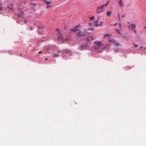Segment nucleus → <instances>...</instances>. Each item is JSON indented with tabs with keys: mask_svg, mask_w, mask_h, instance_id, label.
<instances>
[{
	"mask_svg": "<svg viewBox=\"0 0 146 146\" xmlns=\"http://www.w3.org/2000/svg\"><path fill=\"white\" fill-rule=\"evenodd\" d=\"M143 46H140V48H143Z\"/></svg>",
	"mask_w": 146,
	"mask_h": 146,
	"instance_id": "38",
	"label": "nucleus"
},
{
	"mask_svg": "<svg viewBox=\"0 0 146 146\" xmlns=\"http://www.w3.org/2000/svg\"><path fill=\"white\" fill-rule=\"evenodd\" d=\"M38 33L39 34H42V32H38Z\"/></svg>",
	"mask_w": 146,
	"mask_h": 146,
	"instance_id": "35",
	"label": "nucleus"
},
{
	"mask_svg": "<svg viewBox=\"0 0 146 146\" xmlns=\"http://www.w3.org/2000/svg\"><path fill=\"white\" fill-rule=\"evenodd\" d=\"M45 59V60H47V58H46Z\"/></svg>",
	"mask_w": 146,
	"mask_h": 146,
	"instance_id": "48",
	"label": "nucleus"
},
{
	"mask_svg": "<svg viewBox=\"0 0 146 146\" xmlns=\"http://www.w3.org/2000/svg\"><path fill=\"white\" fill-rule=\"evenodd\" d=\"M144 28H146V26H145V27H144Z\"/></svg>",
	"mask_w": 146,
	"mask_h": 146,
	"instance_id": "49",
	"label": "nucleus"
},
{
	"mask_svg": "<svg viewBox=\"0 0 146 146\" xmlns=\"http://www.w3.org/2000/svg\"><path fill=\"white\" fill-rule=\"evenodd\" d=\"M27 29L28 31H32L33 30V28L31 26H29L27 27Z\"/></svg>",
	"mask_w": 146,
	"mask_h": 146,
	"instance_id": "7",
	"label": "nucleus"
},
{
	"mask_svg": "<svg viewBox=\"0 0 146 146\" xmlns=\"http://www.w3.org/2000/svg\"><path fill=\"white\" fill-rule=\"evenodd\" d=\"M51 5H47V6H46V7L47 8H48L50 7H51Z\"/></svg>",
	"mask_w": 146,
	"mask_h": 146,
	"instance_id": "28",
	"label": "nucleus"
},
{
	"mask_svg": "<svg viewBox=\"0 0 146 146\" xmlns=\"http://www.w3.org/2000/svg\"><path fill=\"white\" fill-rule=\"evenodd\" d=\"M88 48V46L87 43L82 44L79 46L78 48V49L80 50H86Z\"/></svg>",
	"mask_w": 146,
	"mask_h": 146,
	"instance_id": "2",
	"label": "nucleus"
},
{
	"mask_svg": "<svg viewBox=\"0 0 146 146\" xmlns=\"http://www.w3.org/2000/svg\"><path fill=\"white\" fill-rule=\"evenodd\" d=\"M135 25H134L132 27V29H135Z\"/></svg>",
	"mask_w": 146,
	"mask_h": 146,
	"instance_id": "18",
	"label": "nucleus"
},
{
	"mask_svg": "<svg viewBox=\"0 0 146 146\" xmlns=\"http://www.w3.org/2000/svg\"><path fill=\"white\" fill-rule=\"evenodd\" d=\"M104 7V5H102L101 6H100L98 7L97 8V9L98 10H101V9H102Z\"/></svg>",
	"mask_w": 146,
	"mask_h": 146,
	"instance_id": "9",
	"label": "nucleus"
},
{
	"mask_svg": "<svg viewBox=\"0 0 146 146\" xmlns=\"http://www.w3.org/2000/svg\"><path fill=\"white\" fill-rule=\"evenodd\" d=\"M94 16L90 18L91 20H93L94 19Z\"/></svg>",
	"mask_w": 146,
	"mask_h": 146,
	"instance_id": "21",
	"label": "nucleus"
},
{
	"mask_svg": "<svg viewBox=\"0 0 146 146\" xmlns=\"http://www.w3.org/2000/svg\"><path fill=\"white\" fill-rule=\"evenodd\" d=\"M50 48H48L46 49V53H48L50 52Z\"/></svg>",
	"mask_w": 146,
	"mask_h": 146,
	"instance_id": "13",
	"label": "nucleus"
},
{
	"mask_svg": "<svg viewBox=\"0 0 146 146\" xmlns=\"http://www.w3.org/2000/svg\"><path fill=\"white\" fill-rule=\"evenodd\" d=\"M31 9H32L33 10L35 11H36L35 7H33Z\"/></svg>",
	"mask_w": 146,
	"mask_h": 146,
	"instance_id": "22",
	"label": "nucleus"
},
{
	"mask_svg": "<svg viewBox=\"0 0 146 146\" xmlns=\"http://www.w3.org/2000/svg\"><path fill=\"white\" fill-rule=\"evenodd\" d=\"M122 17H125V15H123L122 16Z\"/></svg>",
	"mask_w": 146,
	"mask_h": 146,
	"instance_id": "34",
	"label": "nucleus"
},
{
	"mask_svg": "<svg viewBox=\"0 0 146 146\" xmlns=\"http://www.w3.org/2000/svg\"><path fill=\"white\" fill-rule=\"evenodd\" d=\"M102 23H103V22H102V21H101V22L100 23V24H99V25H100V26H101V25H102Z\"/></svg>",
	"mask_w": 146,
	"mask_h": 146,
	"instance_id": "23",
	"label": "nucleus"
},
{
	"mask_svg": "<svg viewBox=\"0 0 146 146\" xmlns=\"http://www.w3.org/2000/svg\"><path fill=\"white\" fill-rule=\"evenodd\" d=\"M114 50L116 52H118L119 51V50H117V49L115 48H114Z\"/></svg>",
	"mask_w": 146,
	"mask_h": 146,
	"instance_id": "24",
	"label": "nucleus"
},
{
	"mask_svg": "<svg viewBox=\"0 0 146 146\" xmlns=\"http://www.w3.org/2000/svg\"><path fill=\"white\" fill-rule=\"evenodd\" d=\"M95 44L93 48L96 50L99 48L102 45V44L100 42L95 41Z\"/></svg>",
	"mask_w": 146,
	"mask_h": 146,
	"instance_id": "3",
	"label": "nucleus"
},
{
	"mask_svg": "<svg viewBox=\"0 0 146 146\" xmlns=\"http://www.w3.org/2000/svg\"><path fill=\"white\" fill-rule=\"evenodd\" d=\"M25 23H27V21H25Z\"/></svg>",
	"mask_w": 146,
	"mask_h": 146,
	"instance_id": "46",
	"label": "nucleus"
},
{
	"mask_svg": "<svg viewBox=\"0 0 146 146\" xmlns=\"http://www.w3.org/2000/svg\"><path fill=\"white\" fill-rule=\"evenodd\" d=\"M100 10H98L97 11V13H100L103 12V10L100 11Z\"/></svg>",
	"mask_w": 146,
	"mask_h": 146,
	"instance_id": "11",
	"label": "nucleus"
},
{
	"mask_svg": "<svg viewBox=\"0 0 146 146\" xmlns=\"http://www.w3.org/2000/svg\"><path fill=\"white\" fill-rule=\"evenodd\" d=\"M102 48H103V50H104L106 48L105 47H104L103 48L102 47Z\"/></svg>",
	"mask_w": 146,
	"mask_h": 146,
	"instance_id": "39",
	"label": "nucleus"
},
{
	"mask_svg": "<svg viewBox=\"0 0 146 146\" xmlns=\"http://www.w3.org/2000/svg\"><path fill=\"white\" fill-rule=\"evenodd\" d=\"M128 27V28H129V27Z\"/></svg>",
	"mask_w": 146,
	"mask_h": 146,
	"instance_id": "50",
	"label": "nucleus"
},
{
	"mask_svg": "<svg viewBox=\"0 0 146 146\" xmlns=\"http://www.w3.org/2000/svg\"><path fill=\"white\" fill-rule=\"evenodd\" d=\"M127 67L129 68H130V69H131V67Z\"/></svg>",
	"mask_w": 146,
	"mask_h": 146,
	"instance_id": "43",
	"label": "nucleus"
},
{
	"mask_svg": "<svg viewBox=\"0 0 146 146\" xmlns=\"http://www.w3.org/2000/svg\"><path fill=\"white\" fill-rule=\"evenodd\" d=\"M80 30V29H79L76 26L74 27L73 29H71L70 31L74 32H75L76 31H78Z\"/></svg>",
	"mask_w": 146,
	"mask_h": 146,
	"instance_id": "6",
	"label": "nucleus"
},
{
	"mask_svg": "<svg viewBox=\"0 0 146 146\" xmlns=\"http://www.w3.org/2000/svg\"><path fill=\"white\" fill-rule=\"evenodd\" d=\"M135 25L134 24V23H132L131 25V27H132L133 26V25Z\"/></svg>",
	"mask_w": 146,
	"mask_h": 146,
	"instance_id": "33",
	"label": "nucleus"
},
{
	"mask_svg": "<svg viewBox=\"0 0 146 146\" xmlns=\"http://www.w3.org/2000/svg\"><path fill=\"white\" fill-rule=\"evenodd\" d=\"M56 31H57L58 32V39L60 40H62V35L60 33V32L59 31V29H56Z\"/></svg>",
	"mask_w": 146,
	"mask_h": 146,
	"instance_id": "5",
	"label": "nucleus"
},
{
	"mask_svg": "<svg viewBox=\"0 0 146 146\" xmlns=\"http://www.w3.org/2000/svg\"><path fill=\"white\" fill-rule=\"evenodd\" d=\"M133 31H134V33L136 34V31L135 30V29H133Z\"/></svg>",
	"mask_w": 146,
	"mask_h": 146,
	"instance_id": "31",
	"label": "nucleus"
},
{
	"mask_svg": "<svg viewBox=\"0 0 146 146\" xmlns=\"http://www.w3.org/2000/svg\"><path fill=\"white\" fill-rule=\"evenodd\" d=\"M88 29L89 30L93 31V30L94 29V28H89Z\"/></svg>",
	"mask_w": 146,
	"mask_h": 146,
	"instance_id": "20",
	"label": "nucleus"
},
{
	"mask_svg": "<svg viewBox=\"0 0 146 146\" xmlns=\"http://www.w3.org/2000/svg\"><path fill=\"white\" fill-rule=\"evenodd\" d=\"M136 47L137 46H138V45H135Z\"/></svg>",
	"mask_w": 146,
	"mask_h": 146,
	"instance_id": "40",
	"label": "nucleus"
},
{
	"mask_svg": "<svg viewBox=\"0 0 146 146\" xmlns=\"http://www.w3.org/2000/svg\"><path fill=\"white\" fill-rule=\"evenodd\" d=\"M78 27H80L81 26H80V24H79L78 25H77L76 26Z\"/></svg>",
	"mask_w": 146,
	"mask_h": 146,
	"instance_id": "30",
	"label": "nucleus"
},
{
	"mask_svg": "<svg viewBox=\"0 0 146 146\" xmlns=\"http://www.w3.org/2000/svg\"><path fill=\"white\" fill-rule=\"evenodd\" d=\"M22 54H21V55H20V56H21Z\"/></svg>",
	"mask_w": 146,
	"mask_h": 146,
	"instance_id": "51",
	"label": "nucleus"
},
{
	"mask_svg": "<svg viewBox=\"0 0 146 146\" xmlns=\"http://www.w3.org/2000/svg\"><path fill=\"white\" fill-rule=\"evenodd\" d=\"M43 27V26H42V27H38V28L39 29H41V28H42Z\"/></svg>",
	"mask_w": 146,
	"mask_h": 146,
	"instance_id": "32",
	"label": "nucleus"
},
{
	"mask_svg": "<svg viewBox=\"0 0 146 146\" xmlns=\"http://www.w3.org/2000/svg\"><path fill=\"white\" fill-rule=\"evenodd\" d=\"M88 24H90V25H91L92 24V23H89Z\"/></svg>",
	"mask_w": 146,
	"mask_h": 146,
	"instance_id": "44",
	"label": "nucleus"
},
{
	"mask_svg": "<svg viewBox=\"0 0 146 146\" xmlns=\"http://www.w3.org/2000/svg\"><path fill=\"white\" fill-rule=\"evenodd\" d=\"M115 30L117 32H118V33H119V34H120V33L119 32L120 31V30L118 29H115Z\"/></svg>",
	"mask_w": 146,
	"mask_h": 146,
	"instance_id": "15",
	"label": "nucleus"
},
{
	"mask_svg": "<svg viewBox=\"0 0 146 146\" xmlns=\"http://www.w3.org/2000/svg\"><path fill=\"white\" fill-rule=\"evenodd\" d=\"M84 31H85V30H84Z\"/></svg>",
	"mask_w": 146,
	"mask_h": 146,
	"instance_id": "52",
	"label": "nucleus"
},
{
	"mask_svg": "<svg viewBox=\"0 0 146 146\" xmlns=\"http://www.w3.org/2000/svg\"><path fill=\"white\" fill-rule=\"evenodd\" d=\"M13 4H11L10 6L8 7L9 9L13 10Z\"/></svg>",
	"mask_w": 146,
	"mask_h": 146,
	"instance_id": "10",
	"label": "nucleus"
},
{
	"mask_svg": "<svg viewBox=\"0 0 146 146\" xmlns=\"http://www.w3.org/2000/svg\"><path fill=\"white\" fill-rule=\"evenodd\" d=\"M95 26H100V25H99V24H95Z\"/></svg>",
	"mask_w": 146,
	"mask_h": 146,
	"instance_id": "29",
	"label": "nucleus"
},
{
	"mask_svg": "<svg viewBox=\"0 0 146 146\" xmlns=\"http://www.w3.org/2000/svg\"><path fill=\"white\" fill-rule=\"evenodd\" d=\"M115 45L116 46H118L119 45V43H118L117 42V43L115 44Z\"/></svg>",
	"mask_w": 146,
	"mask_h": 146,
	"instance_id": "17",
	"label": "nucleus"
},
{
	"mask_svg": "<svg viewBox=\"0 0 146 146\" xmlns=\"http://www.w3.org/2000/svg\"><path fill=\"white\" fill-rule=\"evenodd\" d=\"M44 2L46 3V4L47 5L49 4H50V3L51 2V1H44Z\"/></svg>",
	"mask_w": 146,
	"mask_h": 146,
	"instance_id": "12",
	"label": "nucleus"
},
{
	"mask_svg": "<svg viewBox=\"0 0 146 146\" xmlns=\"http://www.w3.org/2000/svg\"><path fill=\"white\" fill-rule=\"evenodd\" d=\"M3 10V9H2V7L1 6V4L0 3V11Z\"/></svg>",
	"mask_w": 146,
	"mask_h": 146,
	"instance_id": "16",
	"label": "nucleus"
},
{
	"mask_svg": "<svg viewBox=\"0 0 146 146\" xmlns=\"http://www.w3.org/2000/svg\"><path fill=\"white\" fill-rule=\"evenodd\" d=\"M78 31V32L76 33L77 35L80 36H84L86 34L88 33V32L84 33L80 29Z\"/></svg>",
	"mask_w": 146,
	"mask_h": 146,
	"instance_id": "4",
	"label": "nucleus"
},
{
	"mask_svg": "<svg viewBox=\"0 0 146 146\" xmlns=\"http://www.w3.org/2000/svg\"><path fill=\"white\" fill-rule=\"evenodd\" d=\"M109 3V1H108L106 3Z\"/></svg>",
	"mask_w": 146,
	"mask_h": 146,
	"instance_id": "42",
	"label": "nucleus"
},
{
	"mask_svg": "<svg viewBox=\"0 0 146 146\" xmlns=\"http://www.w3.org/2000/svg\"><path fill=\"white\" fill-rule=\"evenodd\" d=\"M39 53H42V52H41V51H40V52H39Z\"/></svg>",
	"mask_w": 146,
	"mask_h": 146,
	"instance_id": "41",
	"label": "nucleus"
},
{
	"mask_svg": "<svg viewBox=\"0 0 146 146\" xmlns=\"http://www.w3.org/2000/svg\"><path fill=\"white\" fill-rule=\"evenodd\" d=\"M58 53H53V56L54 57H59V55L58 54L60 53H62V55L63 57H64V56H65V54L67 56H71L72 53L71 52V51L70 50H64L63 51H58L57 52Z\"/></svg>",
	"mask_w": 146,
	"mask_h": 146,
	"instance_id": "1",
	"label": "nucleus"
},
{
	"mask_svg": "<svg viewBox=\"0 0 146 146\" xmlns=\"http://www.w3.org/2000/svg\"><path fill=\"white\" fill-rule=\"evenodd\" d=\"M111 39H110L109 40V42H111Z\"/></svg>",
	"mask_w": 146,
	"mask_h": 146,
	"instance_id": "47",
	"label": "nucleus"
},
{
	"mask_svg": "<svg viewBox=\"0 0 146 146\" xmlns=\"http://www.w3.org/2000/svg\"><path fill=\"white\" fill-rule=\"evenodd\" d=\"M108 3H106L105 4V5L106 6L107 5H108Z\"/></svg>",
	"mask_w": 146,
	"mask_h": 146,
	"instance_id": "36",
	"label": "nucleus"
},
{
	"mask_svg": "<svg viewBox=\"0 0 146 146\" xmlns=\"http://www.w3.org/2000/svg\"><path fill=\"white\" fill-rule=\"evenodd\" d=\"M31 4H32L33 6H35L36 5V4L35 3H31Z\"/></svg>",
	"mask_w": 146,
	"mask_h": 146,
	"instance_id": "26",
	"label": "nucleus"
},
{
	"mask_svg": "<svg viewBox=\"0 0 146 146\" xmlns=\"http://www.w3.org/2000/svg\"><path fill=\"white\" fill-rule=\"evenodd\" d=\"M111 13V11H109L106 13V14L109 17H110V15Z\"/></svg>",
	"mask_w": 146,
	"mask_h": 146,
	"instance_id": "8",
	"label": "nucleus"
},
{
	"mask_svg": "<svg viewBox=\"0 0 146 146\" xmlns=\"http://www.w3.org/2000/svg\"><path fill=\"white\" fill-rule=\"evenodd\" d=\"M123 2H122V3H121V4H120V6L121 7H122V6H123L124 5H123Z\"/></svg>",
	"mask_w": 146,
	"mask_h": 146,
	"instance_id": "19",
	"label": "nucleus"
},
{
	"mask_svg": "<svg viewBox=\"0 0 146 146\" xmlns=\"http://www.w3.org/2000/svg\"><path fill=\"white\" fill-rule=\"evenodd\" d=\"M109 36V35L108 34H106V35H105L104 36V37H105L106 36Z\"/></svg>",
	"mask_w": 146,
	"mask_h": 146,
	"instance_id": "27",
	"label": "nucleus"
},
{
	"mask_svg": "<svg viewBox=\"0 0 146 146\" xmlns=\"http://www.w3.org/2000/svg\"><path fill=\"white\" fill-rule=\"evenodd\" d=\"M98 19L95 20L94 21V24L98 23Z\"/></svg>",
	"mask_w": 146,
	"mask_h": 146,
	"instance_id": "14",
	"label": "nucleus"
},
{
	"mask_svg": "<svg viewBox=\"0 0 146 146\" xmlns=\"http://www.w3.org/2000/svg\"><path fill=\"white\" fill-rule=\"evenodd\" d=\"M117 24V23H116L115 24L113 25L114 26H115Z\"/></svg>",
	"mask_w": 146,
	"mask_h": 146,
	"instance_id": "37",
	"label": "nucleus"
},
{
	"mask_svg": "<svg viewBox=\"0 0 146 146\" xmlns=\"http://www.w3.org/2000/svg\"><path fill=\"white\" fill-rule=\"evenodd\" d=\"M118 17H119V18H120V16H119V14H118Z\"/></svg>",
	"mask_w": 146,
	"mask_h": 146,
	"instance_id": "45",
	"label": "nucleus"
},
{
	"mask_svg": "<svg viewBox=\"0 0 146 146\" xmlns=\"http://www.w3.org/2000/svg\"><path fill=\"white\" fill-rule=\"evenodd\" d=\"M121 0H120V1H119V4H121V3H122V2H121Z\"/></svg>",
	"mask_w": 146,
	"mask_h": 146,
	"instance_id": "25",
	"label": "nucleus"
}]
</instances>
